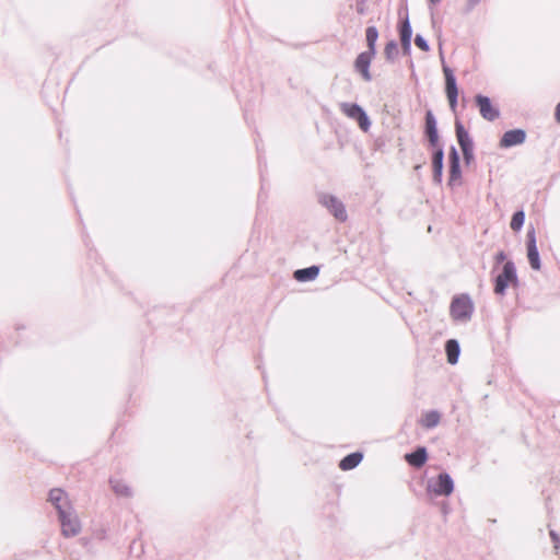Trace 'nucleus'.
I'll list each match as a JSON object with an SVG mask.
<instances>
[{
    "instance_id": "1a4fd4ad",
    "label": "nucleus",
    "mask_w": 560,
    "mask_h": 560,
    "mask_svg": "<svg viewBox=\"0 0 560 560\" xmlns=\"http://www.w3.org/2000/svg\"><path fill=\"white\" fill-rule=\"evenodd\" d=\"M375 57L374 54H370L368 51L360 52L354 60V69L357 72L361 74L364 81L370 82L372 80V75L370 72V66Z\"/></svg>"
},
{
    "instance_id": "2eb2a0df",
    "label": "nucleus",
    "mask_w": 560,
    "mask_h": 560,
    "mask_svg": "<svg viewBox=\"0 0 560 560\" xmlns=\"http://www.w3.org/2000/svg\"><path fill=\"white\" fill-rule=\"evenodd\" d=\"M455 133L462 151L474 149V141L460 120L455 121Z\"/></svg>"
},
{
    "instance_id": "6ab92c4d",
    "label": "nucleus",
    "mask_w": 560,
    "mask_h": 560,
    "mask_svg": "<svg viewBox=\"0 0 560 560\" xmlns=\"http://www.w3.org/2000/svg\"><path fill=\"white\" fill-rule=\"evenodd\" d=\"M445 352L447 362L452 365L456 364L460 354L459 342L456 339H448L445 342Z\"/></svg>"
},
{
    "instance_id": "473e14b6",
    "label": "nucleus",
    "mask_w": 560,
    "mask_h": 560,
    "mask_svg": "<svg viewBox=\"0 0 560 560\" xmlns=\"http://www.w3.org/2000/svg\"><path fill=\"white\" fill-rule=\"evenodd\" d=\"M401 44V54L404 56H410L411 55V42H400Z\"/></svg>"
},
{
    "instance_id": "a878e982",
    "label": "nucleus",
    "mask_w": 560,
    "mask_h": 560,
    "mask_svg": "<svg viewBox=\"0 0 560 560\" xmlns=\"http://www.w3.org/2000/svg\"><path fill=\"white\" fill-rule=\"evenodd\" d=\"M448 173H450L448 185L455 186L462 177L460 162L459 163H450Z\"/></svg>"
},
{
    "instance_id": "0eeeda50",
    "label": "nucleus",
    "mask_w": 560,
    "mask_h": 560,
    "mask_svg": "<svg viewBox=\"0 0 560 560\" xmlns=\"http://www.w3.org/2000/svg\"><path fill=\"white\" fill-rule=\"evenodd\" d=\"M526 247H527V258L528 262L534 270H539L541 268L539 252L537 248V240H536V231L534 226H530L527 230L526 234Z\"/></svg>"
},
{
    "instance_id": "9b49d317",
    "label": "nucleus",
    "mask_w": 560,
    "mask_h": 560,
    "mask_svg": "<svg viewBox=\"0 0 560 560\" xmlns=\"http://www.w3.org/2000/svg\"><path fill=\"white\" fill-rule=\"evenodd\" d=\"M48 500L57 510L58 515L72 508L66 492L59 488H55L49 491Z\"/></svg>"
},
{
    "instance_id": "c85d7f7f",
    "label": "nucleus",
    "mask_w": 560,
    "mask_h": 560,
    "mask_svg": "<svg viewBox=\"0 0 560 560\" xmlns=\"http://www.w3.org/2000/svg\"><path fill=\"white\" fill-rule=\"evenodd\" d=\"M460 156L457 149L452 145L448 152V163H459Z\"/></svg>"
},
{
    "instance_id": "393cba45",
    "label": "nucleus",
    "mask_w": 560,
    "mask_h": 560,
    "mask_svg": "<svg viewBox=\"0 0 560 560\" xmlns=\"http://www.w3.org/2000/svg\"><path fill=\"white\" fill-rule=\"evenodd\" d=\"M424 135L428 139L429 145L434 150L436 149H443V147L440 143V136L438 128L424 130Z\"/></svg>"
},
{
    "instance_id": "72a5a7b5",
    "label": "nucleus",
    "mask_w": 560,
    "mask_h": 560,
    "mask_svg": "<svg viewBox=\"0 0 560 560\" xmlns=\"http://www.w3.org/2000/svg\"><path fill=\"white\" fill-rule=\"evenodd\" d=\"M505 259H506V254L503 250H500L499 253H497V255L494 257L497 265L505 261Z\"/></svg>"
},
{
    "instance_id": "a211bd4d",
    "label": "nucleus",
    "mask_w": 560,
    "mask_h": 560,
    "mask_svg": "<svg viewBox=\"0 0 560 560\" xmlns=\"http://www.w3.org/2000/svg\"><path fill=\"white\" fill-rule=\"evenodd\" d=\"M109 485L112 490L117 497L121 498H131L132 497V490L131 488L121 479L117 478H110Z\"/></svg>"
},
{
    "instance_id": "7c9ffc66",
    "label": "nucleus",
    "mask_w": 560,
    "mask_h": 560,
    "mask_svg": "<svg viewBox=\"0 0 560 560\" xmlns=\"http://www.w3.org/2000/svg\"><path fill=\"white\" fill-rule=\"evenodd\" d=\"M549 535L553 542V548L558 550L560 547V536L553 529H550Z\"/></svg>"
},
{
    "instance_id": "412c9836",
    "label": "nucleus",
    "mask_w": 560,
    "mask_h": 560,
    "mask_svg": "<svg viewBox=\"0 0 560 560\" xmlns=\"http://www.w3.org/2000/svg\"><path fill=\"white\" fill-rule=\"evenodd\" d=\"M398 33L400 42H411L412 38V27L409 22L408 15L405 19L400 20L398 23Z\"/></svg>"
},
{
    "instance_id": "ddd939ff",
    "label": "nucleus",
    "mask_w": 560,
    "mask_h": 560,
    "mask_svg": "<svg viewBox=\"0 0 560 560\" xmlns=\"http://www.w3.org/2000/svg\"><path fill=\"white\" fill-rule=\"evenodd\" d=\"M440 51H441L443 73H444V78H445V94L446 95L458 94L456 77L454 74V71L444 61L441 45H440Z\"/></svg>"
},
{
    "instance_id": "f3484780",
    "label": "nucleus",
    "mask_w": 560,
    "mask_h": 560,
    "mask_svg": "<svg viewBox=\"0 0 560 560\" xmlns=\"http://www.w3.org/2000/svg\"><path fill=\"white\" fill-rule=\"evenodd\" d=\"M363 459V454L361 452H353L346 455L339 462V468L343 471H348L354 469Z\"/></svg>"
},
{
    "instance_id": "423d86ee",
    "label": "nucleus",
    "mask_w": 560,
    "mask_h": 560,
    "mask_svg": "<svg viewBox=\"0 0 560 560\" xmlns=\"http://www.w3.org/2000/svg\"><path fill=\"white\" fill-rule=\"evenodd\" d=\"M340 106L342 113L346 114L349 118L355 120L363 131L369 130L371 127V120L365 110L360 105L355 103H342Z\"/></svg>"
},
{
    "instance_id": "cd10ccee",
    "label": "nucleus",
    "mask_w": 560,
    "mask_h": 560,
    "mask_svg": "<svg viewBox=\"0 0 560 560\" xmlns=\"http://www.w3.org/2000/svg\"><path fill=\"white\" fill-rule=\"evenodd\" d=\"M415 44L416 46L421 49L422 51H429L430 50V46H429V43L428 40L420 34H417L416 37H415Z\"/></svg>"
},
{
    "instance_id": "5701e85b",
    "label": "nucleus",
    "mask_w": 560,
    "mask_h": 560,
    "mask_svg": "<svg viewBox=\"0 0 560 560\" xmlns=\"http://www.w3.org/2000/svg\"><path fill=\"white\" fill-rule=\"evenodd\" d=\"M384 55H385V59L388 62H394L397 59V57L399 55V48H398V44L395 39H392L386 43L385 48H384Z\"/></svg>"
},
{
    "instance_id": "f03ea898",
    "label": "nucleus",
    "mask_w": 560,
    "mask_h": 560,
    "mask_svg": "<svg viewBox=\"0 0 560 560\" xmlns=\"http://www.w3.org/2000/svg\"><path fill=\"white\" fill-rule=\"evenodd\" d=\"M450 313L456 322H467L474 313V304L468 294H462L453 298L450 306Z\"/></svg>"
},
{
    "instance_id": "4be33fe9",
    "label": "nucleus",
    "mask_w": 560,
    "mask_h": 560,
    "mask_svg": "<svg viewBox=\"0 0 560 560\" xmlns=\"http://www.w3.org/2000/svg\"><path fill=\"white\" fill-rule=\"evenodd\" d=\"M378 38V31L375 26H368L365 30V39L368 45V52L376 55V42Z\"/></svg>"
},
{
    "instance_id": "c9c22d12",
    "label": "nucleus",
    "mask_w": 560,
    "mask_h": 560,
    "mask_svg": "<svg viewBox=\"0 0 560 560\" xmlns=\"http://www.w3.org/2000/svg\"><path fill=\"white\" fill-rule=\"evenodd\" d=\"M481 0H467L470 9L475 8Z\"/></svg>"
},
{
    "instance_id": "aec40b11",
    "label": "nucleus",
    "mask_w": 560,
    "mask_h": 560,
    "mask_svg": "<svg viewBox=\"0 0 560 560\" xmlns=\"http://www.w3.org/2000/svg\"><path fill=\"white\" fill-rule=\"evenodd\" d=\"M441 415L438 410H430L425 412L420 419V424L424 429H433L439 425Z\"/></svg>"
},
{
    "instance_id": "6e6552de",
    "label": "nucleus",
    "mask_w": 560,
    "mask_h": 560,
    "mask_svg": "<svg viewBox=\"0 0 560 560\" xmlns=\"http://www.w3.org/2000/svg\"><path fill=\"white\" fill-rule=\"evenodd\" d=\"M475 103L479 108V113L481 117L488 121H494L500 117V110L498 107L493 106L490 97L477 94L475 96Z\"/></svg>"
},
{
    "instance_id": "20e7f679",
    "label": "nucleus",
    "mask_w": 560,
    "mask_h": 560,
    "mask_svg": "<svg viewBox=\"0 0 560 560\" xmlns=\"http://www.w3.org/2000/svg\"><path fill=\"white\" fill-rule=\"evenodd\" d=\"M58 518L65 537H73L81 532V523L73 508L61 512Z\"/></svg>"
},
{
    "instance_id": "dca6fc26",
    "label": "nucleus",
    "mask_w": 560,
    "mask_h": 560,
    "mask_svg": "<svg viewBox=\"0 0 560 560\" xmlns=\"http://www.w3.org/2000/svg\"><path fill=\"white\" fill-rule=\"evenodd\" d=\"M319 275V267L316 265L301 268L294 271L293 277L299 282H308L315 280Z\"/></svg>"
},
{
    "instance_id": "b1692460",
    "label": "nucleus",
    "mask_w": 560,
    "mask_h": 560,
    "mask_svg": "<svg viewBox=\"0 0 560 560\" xmlns=\"http://www.w3.org/2000/svg\"><path fill=\"white\" fill-rule=\"evenodd\" d=\"M525 222V212L524 210H517L513 213L510 226L513 231L518 232L522 230Z\"/></svg>"
},
{
    "instance_id": "f257e3e1",
    "label": "nucleus",
    "mask_w": 560,
    "mask_h": 560,
    "mask_svg": "<svg viewBox=\"0 0 560 560\" xmlns=\"http://www.w3.org/2000/svg\"><path fill=\"white\" fill-rule=\"evenodd\" d=\"M493 282V292L500 296L505 295L509 287L517 288L520 285V280L515 264L512 260L505 261L501 272L494 278Z\"/></svg>"
},
{
    "instance_id": "39448f33",
    "label": "nucleus",
    "mask_w": 560,
    "mask_h": 560,
    "mask_svg": "<svg viewBox=\"0 0 560 560\" xmlns=\"http://www.w3.org/2000/svg\"><path fill=\"white\" fill-rule=\"evenodd\" d=\"M427 491L435 495L448 497L454 491V481L450 474L441 472L435 480H429Z\"/></svg>"
},
{
    "instance_id": "f704fd0d",
    "label": "nucleus",
    "mask_w": 560,
    "mask_h": 560,
    "mask_svg": "<svg viewBox=\"0 0 560 560\" xmlns=\"http://www.w3.org/2000/svg\"><path fill=\"white\" fill-rule=\"evenodd\" d=\"M555 119L558 124H560V102L557 104L555 109Z\"/></svg>"
},
{
    "instance_id": "4468645a",
    "label": "nucleus",
    "mask_w": 560,
    "mask_h": 560,
    "mask_svg": "<svg viewBox=\"0 0 560 560\" xmlns=\"http://www.w3.org/2000/svg\"><path fill=\"white\" fill-rule=\"evenodd\" d=\"M406 462L415 468H421L428 460V452L424 446H418L411 453L405 455Z\"/></svg>"
},
{
    "instance_id": "bb28decb",
    "label": "nucleus",
    "mask_w": 560,
    "mask_h": 560,
    "mask_svg": "<svg viewBox=\"0 0 560 560\" xmlns=\"http://www.w3.org/2000/svg\"><path fill=\"white\" fill-rule=\"evenodd\" d=\"M434 128H438L436 118L433 112L431 109H428L424 116V130H430Z\"/></svg>"
},
{
    "instance_id": "c756f323",
    "label": "nucleus",
    "mask_w": 560,
    "mask_h": 560,
    "mask_svg": "<svg viewBox=\"0 0 560 560\" xmlns=\"http://www.w3.org/2000/svg\"><path fill=\"white\" fill-rule=\"evenodd\" d=\"M463 159L466 165H469L474 161V149L463 150Z\"/></svg>"
},
{
    "instance_id": "7ed1b4c3",
    "label": "nucleus",
    "mask_w": 560,
    "mask_h": 560,
    "mask_svg": "<svg viewBox=\"0 0 560 560\" xmlns=\"http://www.w3.org/2000/svg\"><path fill=\"white\" fill-rule=\"evenodd\" d=\"M317 201L320 206L327 209V211L339 222H346L348 213L343 202L335 195L327 192H319L317 195Z\"/></svg>"
},
{
    "instance_id": "2f4dec72",
    "label": "nucleus",
    "mask_w": 560,
    "mask_h": 560,
    "mask_svg": "<svg viewBox=\"0 0 560 560\" xmlns=\"http://www.w3.org/2000/svg\"><path fill=\"white\" fill-rule=\"evenodd\" d=\"M446 97L448 100L450 108L453 112H455L456 107H457V102H458V94L446 95Z\"/></svg>"
},
{
    "instance_id": "9d476101",
    "label": "nucleus",
    "mask_w": 560,
    "mask_h": 560,
    "mask_svg": "<svg viewBox=\"0 0 560 560\" xmlns=\"http://www.w3.org/2000/svg\"><path fill=\"white\" fill-rule=\"evenodd\" d=\"M526 140V131L521 128L511 129L503 133L500 139L501 148H512L515 145L523 144Z\"/></svg>"
},
{
    "instance_id": "e433bc0d",
    "label": "nucleus",
    "mask_w": 560,
    "mask_h": 560,
    "mask_svg": "<svg viewBox=\"0 0 560 560\" xmlns=\"http://www.w3.org/2000/svg\"><path fill=\"white\" fill-rule=\"evenodd\" d=\"M440 1H441V0H429V3H430V4H432V5H434V4L439 3Z\"/></svg>"
},
{
    "instance_id": "f8f14e48",
    "label": "nucleus",
    "mask_w": 560,
    "mask_h": 560,
    "mask_svg": "<svg viewBox=\"0 0 560 560\" xmlns=\"http://www.w3.org/2000/svg\"><path fill=\"white\" fill-rule=\"evenodd\" d=\"M432 171H433V183L436 185L442 184L443 167H444V150L436 149L432 152Z\"/></svg>"
}]
</instances>
